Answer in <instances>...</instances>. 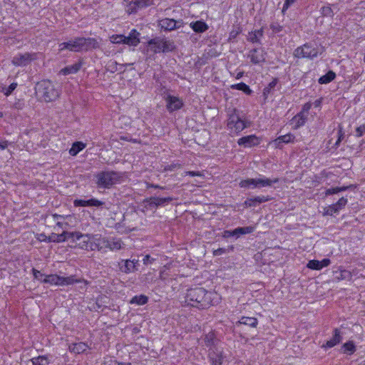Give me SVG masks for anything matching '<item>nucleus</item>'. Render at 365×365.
I'll return each mask as SVG.
<instances>
[{"label":"nucleus","instance_id":"nucleus-1","mask_svg":"<svg viewBox=\"0 0 365 365\" xmlns=\"http://www.w3.org/2000/svg\"><path fill=\"white\" fill-rule=\"evenodd\" d=\"M213 293L202 287L189 289L186 294V302L191 307L204 309L213 304Z\"/></svg>","mask_w":365,"mask_h":365},{"label":"nucleus","instance_id":"nucleus-2","mask_svg":"<svg viewBox=\"0 0 365 365\" xmlns=\"http://www.w3.org/2000/svg\"><path fill=\"white\" fill-rule=\"evenodd\" d=\"M249 126L250 123L241 118L238 110L236 108L228 109L227 128L230 133L238 134Z\"/></svg>","mask_w":365,"mask_h":365},{"label":"nucleus","instance_id":"nucleus-3","mask_svg":"<svg viewBox=\"0 0 365 365\" xmlns=\"http://www.w3.org/2000/svg\"><path fill=\"white\" fill-rule=\"evenodd\" d=\"M35 89L36 93L46 102L55 101L60 95L59 90L49 80L38 82Z\"/></svg>","mask_w":365,"mask_h":365},{"label":"nucleus","instance_id":"nucleus-4","mask_svg":"<svg viewBox=\"0 0 365 365\" xmlns=\"http://www.w3.org/2000/svg\"><path fill=\"white\" fill-rule=\"evenodd\" d=\"M82 237H83V235L79 232H69L67 230H63L61 233H51L48 237L44 234H41L38 240L40 241H48L53 242H61L70 240L71 242H75Z\"/></svg>","mask_w":365,"mask_h":365},{"label":"nucleus","instance_id":"nucleus-5","mask_svg":"<svg viewBox=\"0 0 365 365\" xmlns=\"http://www.w3.org/2000/svg\"><path fill=\"white\" fill-rule=\"evenodd\" d=\"M96 183L99 187L109 188L120 182L122 174L115 171H102L96 175Z\"/></svg>","mask_w":365,"mask_h":365},{"label":"nucleus","instance_id":"nucleus-6","mask_svg":"<svg viewBox=\"0 0 365 365\" xmlns=\"http://www.w3.org/2000/svg\"><path fill=\"white\" fill-rule=\"evenodd\" d=\"M148 51L150 50L154 53L160 52L168 53L173 51L175 48L173 41L160 38H155L150 40L148 42Z\"/></svg>","mask_w":365,"mask_h":365},{"label":"nucleus","instance_id":"nucleus-7","mask_svg":"<svg viewBox=\"0 0 365 365\" xmlns=\"http://www.w3.org/2000/svg\"><path fill=\"white\" fill-rule=\"evenodd\" d=\"M279 181L278 178L269 179V178H257V179H247L242 180L240 182V186L241 187H249L252 188H260L264 187H269L273 183H276Z\"/></svg>","mask_w":365,"mask_h":365},{"label":"nucleus","instance_id":"nucleus-8","mask_svg":"<svg viewBox=\"0 0 365 365\" xmlns=\"http://www.w3.org/2000/svg\"><path fill=\"white\" fill-rule=\"evenodd\" d=\"M319 54L317 48L309 43H305L302 46L297 48L294 51V56L296 58H314Z\"/></svg>","mask_w":365,"mask_h":365},{"label":"nucleus","instance_id":"nucleus-9","mask_svg":"<svg viewBox=\"0 0 365 365\" xmlns=\"http://www.w3.org/2000/svg\"><path fill=\"white\" fill-rule=\"evenodd\" d=\"M36 58V53H18L13 57L11 63L16 66H26Z\"/></svg>","mask_w":365,"mask_h":365},{"label":"nucleus","instance_id":"nucleus-10","mask_svg":"<svg viewBox=\"0 0 365 365\" xmlns=\"http://www.w3.org/2000/svg\"><path fill=\"white\" fill-rule=\"evenodd\" d=\"M153 4V0H132L128 1L127 12L129 14H135L138 10L147 8Z\"/></svg>","mask_w":365,"mask_h":365},{"label":"nucleus","instance_id":"nucleus-11","mask_svg":"<svg viewBox=\"0 0 365 365\" xmlns=\"http://www.w3.org/2000/svg\"><path fill=\"white\" fill-rule=\"evenodd\" d=\"M267 53L264 48H253L250 51L247 57L253 64H259L265 61Z\"/></svg>","mask_w":365,"mask_h":365},{"label":"nucleus","instance_id":"nucleus-12","mask_svg":"<svg viewBox=\"0 0 365 365\" xmlns=\"http://www.w3.org/2000/svg\"><path fill=\"white\" fill-rule=\"evenodd\" d=\"M166 108L170 113L180 109L183 106L182 101L176 96L168 95L165 98Z\"/></svg>","mask_w":365,"mask_h":365},{"label":"nucleus","instance_id":"nucleus-13","mask_svg":"<svg viewBox=\"0 0 365 365\" xmlns=\"http://www.w3.org/2000/svg\"><path fill=\"white\" fill-rule=\"evenodd\" d=\"M202 345L207 347L209 351L218 348L217 345L219 344V339H217L215 332L213 331L205 334L202 338Z\"/></svg>","mask_w":365,"mask_h":365},{"label":"nucleus","instance_id":"nucleus-14","mask_svg":"<svg viewBox=\"0 0 365 365\" xmlns=\"http://www.w3.org/2000/svg\"><path fill=\"white\" fill-rule=\"evenodd\" d=\"M208 359L212 365H222L225 356L222 350L217 348L209 351Z\"/></svg>","mask_w":365,"mask_h":365},{"label":"nucleus","instance_id":"nucleus-15","mask_svg":"<svg viewBox=\"0 0 365 365\" xmlns=\"http://www.w3.org/2000/svg\"><path fill=\"white\" fill-rule=\"evenodd\" d=\"M173 200L172 197H151L145 200L147 205L151 208L163 207Z\"/></svg>","mask_w":365,"mask_h":365},{"label":"nucleus","instance_id":"nucleus-16","mask_svg":"<svg viewBox=\"0 0 365 365\" xmlns=\"http://www.w3.org/2000/svg\"><path fill=\"white\" fill-rule=\"evenodd\" d=\"M237 143L239 145L244 146L245 148H251L259 144V140L255 135H250L239 138Z\"/></svg>","mask_w":365,"mask_h":365},{"label":"nucleus","instance_id":"nucleus-17","mask_svg":"<svg viewBox=\"0 0 365 365\" xmlns=\"http://www.w3.org/2000/svg\"><path fill=\"white\" fill-rule=\"evenodd\" d=\"M331 264V260L328 258H324L322 261L312 259L309 260L307 264V267L313 270H320L324 267L329 266Z\"/></svg>","mask_w":365,"mask_h":365},{"label":"nucleus","instance_id":"nucleus-18","mask_svg":"<svg viewBox=\"0 0 365 365\" xmlns=\"http://www.w3.org/2000/svg\"><path fill=\"white\" fill-rule=\"evenodd\" d=\"M342 340V336L339 329H334V334L330 340H328L322 347L325 349H330L339 344Z\"/></svg>","mask_w":365,"mask_h":365},{"label":"nucleus","instance_id":"nucleus-19","mask_svg":"<svg viewBox=\"0 0 365 365\" xmlns=\"http://www.w3.org/2000/svg\"><path fill=\"white\" fill-rule=\"evenodd\" d=\"M88 349V344L82 341L78 343H72L68 346L69 351L75 354H83Z\"/></svg>","mask_w":365,"mask_h":365},{"label":"nucleus","instance_id":"nucleus-20","mask_svg":"<svg viewBox=\"0 0 365 365\" xmlns=\"http://www.w3.org/2000/svg\"><path fill=\"white\" fill-rule=\"evenodd\" d=\"M334 279L337 282L341 280H351L352 278V274L350 271L342 269L341 267L334 272Z\"/></svg>","mask_w":365,"mask_h":365},{"label":"nucleus","instance_id":"nucleus-21","mask_svg":"<svg viewBox=\"0 0 365 365\" xmlns=\"http://www.w3.org/2000/svg\"><path fill=\"white\" fill-rule=\"evenodd\" d=\"M81 66H82L81 61H78V62L75 63L73 65H70V66H66L65 68H62L59 71V73L61 75H63V76H67L69 74H75L80 71Z\"/></svg>","mask_w":365,"mask_h":365},{"label":"nucleus","instance_id":"nucleus-22","mask_svg":"<svg viewBox=\"0 0 365 365\" xmlns=\"http://www.w3.org/2000/svg\"><path fill=\"white\" fill-rule=\"evenodd\" d=\"M122 264L120 266V270L125 274L134 272L137 271L135 265V259H125L122 260Z\"/></svg>","mask_w":365,"mask_h":365},{"label":"nucleus","instance_id":"nucleus-23","mask_svg":"<svg viewBox=\"0 0 365 365\" xmlns=\"http://www.w3.org/2000/svg\"><path fill=\"white\" fill-rule=\"evenodd\" d=\"M140 34L135 30L133 29L128 36H125V44L136 46L140 43L139 38Z\"/></svg>","mask_w":365,"mask_h":365},{"label":"nucleus","instance_id":"nucleus-24","mask_svg":"<svg viewBox=\"0 0 365 365\" xmlns=\"http://www.w3.org/2000/svg\"><path fill=\"white\" fill-rule=\"evenodd\" d=\"M52 356L41 355L31 359L32 365H49L52 362Z\"/></svg>","mask_w":365,"mask_h":365},{"label":"nucleus","instance_id":"nucleus-25","mask_svg":"<svg viewBox=\"0 0 365 365\" xmlns=\"http://www.w3.org/2000/svg\"><path fill=\"white\" fill-rule=\"evenodd\" d=\"M84 282L87 284L86 281L77 277L76 275H70L68 277L61 276V286L73 285L74 284Z\"/></svg>","mask_w":365,"mask_h":365},{"label":"nucleus","instance_id":"nucleus-26","mask_svg":"<svg viewBox=\"0 0 365 365\" xmlns=\"http://www.w3.org/2000/svg\"><path fill=\"white\" fill-rule=\"evenodd\" d=\"M252 230H233L231 231L225 230L223 234V237H234L235 239H237L242 235L250 233Z\"/></svg>","mask_w":365,"mask_h":365},{"label":"nucleus","instance_id":"nucleus-27","mask_svg":"<svg viewBox=\"0 0 365 365\" xmlns=\"http://www.w3.org/2000/svg\"><path fill=\"white\" fill-rule=\"evenodd\" d=\"M42 283L61 286V276L56 274L46 275L42 280Z\"/></svg>","mask_w":365,"mask_h":365},{"label":"nucleus","instance_id":"nucleus-28","mask_svg":"<svg viewBox=\"0 0 365 365\" xmlns=\"http://www.w3.org/2000/svg\"><path fill=\"white\" fill-rule=\"evenodd\" d=\"M82 38V51H88L92 48L98 47V43L96 39L93 38Z\"/></svg>","mask_w":365,"mask_h":365},{"label":"nucleus","instance_id":"nucleus-29","mask_svg":"<svg viewBox=\"0 0 365 365\" xmlns=\"http://www.w3.org/2000/svg\"><path fill=\"white\" fill-rule=\"evenodd\" d=\"M178 21L173 19H164L160 21V26L166 31H173L180 27L178 26Z\"/></svg>","mask_w":365,"mask_h":365},{"label":"nucleus","instance_id":"nucleus-30","mask_svg":"<svg viewBox=\"0 0 365 365\" xmlns=\"http://www.w3.org/2000/svg\"><path fill=\"white\" fill-rule=\"evenodd\" d=\"M307 119V115L303 114V112L297 113L292 119V123L294 124V128L297 129L304 125Z\"/></svg>","mask_w":365,"mask_h":365},{"label":"nucleus","instance_id":"nucleus-31","mask_svg":"<svg viewBox=\"0 0 365 365\" xmlns=\"http://www.w3.org/2000/svg\"><path fill=\"white\" fill-rule=\"evenodd\" d=\"M68 43V50L73 52H79L82 51V38L81 37L75 38Z\"/></svg>","mask_w":365,"mask_h":365},{"label":"nucleus","instance_id":"nucleus-32","mask_svg":"<svg viewBox=\"0 0 365 365\" xmlns=\"http://www.w3.org/2000/svg\"><path fill=\"white\" fill-rule=\"evenodd\" d=\"M295 139V137L292 133H287L284 135H281L278 137L275 140L274 143L276 144V146L277 148H279L282 146V143H294Z\"/></svg>","mask_w":365,"mask_h":365},{"label":"nucleus","instance_id":"nucleus-33","mask_svg":"<svg viewBox=\"0 0 365 365\" xmlns=\"http://www.w3.org/2000/svg\"><path fill=\"white\" fill-rule=\"evenodd\" d=\"M263 36L262 29L255 30L249 33L247 36V41L252 43H257L261 44L260 39Z\"/></svg>","mask_w":365,"mask_h":365},{"label":"nucleus","instance_id":"nucleus-34","mask_svg":"<svg viewBox=\"0 0 365 365\" xmlns=\"http://www.w3.org/2000/svg\"><path fill=\"white\" fill-rule=\"evenodd\" d=\"M258 324V320L255 317H242L240 319L236 322V324H245L251 327H256Z\"/></svg>","mask_w":365,"mask_h":365},{"label":"nucleus","instance_id":"nucleus-35","mask_svg":"<svg viewBox=\"0 0 365 365\" xmlns=\"http://www.w3.org/2000/svg\"><path fill=\"white\" fill-rule=\"evenodd\" d=\"M190 27L196 33H203L208 29V26L206 24V23L201 21L192 22L190 24Z\"/></svg>","mask_w":365,"mask_h":365},{"label":"nucleus","instance_id":"nucleus-36","mask_svg":"<svg viewBox=\"0 0 365 365\" xmlns=\"http://www.w3.org/2000/svg\"><path fill=\"white\" fill-rule=\"evenodd\" d=\"M108 247L113 251H118L125 247V245L120 239H113L108 242Z\"/></svg>","mask_w":365,"mask_h":365},{"label":"nucleus","instance_id":"nucleus-37","mask_svg":"<svg viewBox=\"0 0 365 365\" xmlns=\"http://www.w3.org/2000/svg\"><path fill=\"white\" fill-rule=\"evenodd\" d=\"M335 77V73L332 71H329L325 75L321 76L318 81L320 84H327L333 81Z\"/></svg>","mask_w":365,"mask_h":365},{"label":"nucleus","instance_id":"nucleus-38","mask_svg":"<svg viewBox=\"0 0 365 365\" xmlns=\"http://www.w3.org/2000/svg\"><path fill=\"white\" fill-rule=\"evenodd\" d=\"M148 302V297L144 294L134 296L130 301V304L144 305Z\"/></svg>","mask_w":365,"mask_h":365},{"label":"nucleus","instance_id":"nucleus-39","mask_svg":"<svg viewBox=\"0 0 365 365\" xmlns=\"http://www.w3.org/2000/svg\"><path fill=\"white\" fill-rule=\"evenodd\" d=\"M341 348L344 353L349 355L353 354L356 351V346L352 341H349L344 343Z\"/></svg>","mask_w":365,"mask_h":365},{"label":"nucleus","instance_id":"nucleus-40","mask_svg":"<svg viewBox=\"0 0 365 365\" xmlns=\"http://www.w3.org/2000/svg\"><path fill=\"white\" fill-rule=\"evenodd\" d=\"M84 148L85 145L83 143L76 142L73 144L71 148L70 149L69 153L73 156L76 155Z\"/></svg>","mask_w":365,"mask_h":365},{"label":"nucleus","instance_id":"nucleus-41","mask_svg":"<svg viewBox=\"0 0 365 365\" xmlns=\"http://www.w3.org/2000/svg\"><path fill=\"white\" fill-rule=\"evenodd\" d=\"M231 88L232 89H237V90H239V91H243L244 93H245L246 94H248V95L251 94V93H252V90L245 83H240L232 85Z\"/></svg>","mask_w":365,"mask_h":365},{"label":"nucleus","instance_id":"nucleus-42","mask_svg":"<svg viewBox=\"0 0 365 365\" xmlns=\"http://www.w3.org/2000/svg\"><path fill=\"white\" fill-rule=\"evenodd\" d=\"M320 12L324 16L331 17L334 14L333 9L329 5L322 6L320 9Z\"/></svg>","mask_w":365,"mask_h":365},{"label":"nucleus","instance_id":"nucleus-43","mask_svg":"<svg viewBox=\"0 0 365 365\" xmlns=\"http://www.w3.org/2000/svg\"><path fill=\"white\" fill-rule=\"evenodd\" d=\"M233 250H234V247L232 245L229 246L227 248H224V247L218 248L213 251V255L214 256H220L223 254L227 253L230 251H233Z\"/></svg>","mask_w":365,"mask_h":365},{"label":"nucleus","instance_id":"nucleus-44","mask_svg":"<svg viewBox=\"0 0 365 365\" xmlns=\"http://www.w3.org/2000/svg\"><path fill=\"white\" fill-rule=\"evenodd\" d=\"M110 41L113 43H124L125 40V36L124 35H113L110 37Z\"/></svg>","mask_w":365,"mask_h":365},{"label":"nucleus","instance_id":"nucleus-45","mask_svg":"<svg viewBox=\"0 0 365 365\" xmlns=\"http://www.w3.org/2000/svg\"><path fill=\"white\" fill-rule=\"evenodd\" d=\"M16 83H12L8 87H3L1 91L6 96H9L16 89Z\"/></svg>","mask_w":365,"mask_h":365},{"label":"nucleus","instance_id":"nucleus-46","mask_svg":"<svg viewBox=\"0 0 365 365\" xmlns=\"http://www.w3.org/2000/svg\"><path fill=\"white\" fill-rule=\"evenodd\" d=\"M241 30L239 27L234 28L229 34L228 40L230 41H234L236 37L240 34Z\"/></svg>","mask_w":365,"mask_h":365},{"label":"nucleus","instance_id":"nucleus-47","mask_svg":"<svg viewBox=\"0 0 365 365\" xmlns=\"http://www.w3.org/2000/svg\"><path fill=\"white\" fill-rule=\"evenodd\" d=\"M339 212L337 208L334 206V204L328 206L324 208V214L327 215H333L335 213Z\"/></svg>","mask_w":365,"mask_h":365},{"label":"nucleus","instance_id":"nucleus-48","mask_svg":"<svg viewBox=\"0 0 365 365\" xmlns=\"http://www.w3.org/2000/svg\"><path fill=\"white\" fill-rule=\"evenodd\" d=\"M346 187H331V188H329L326 190V195H332V194H336V193H338L341 191H344L346 190Z\"/></svg>","mask_w":365,"mask_h":365},{"label":"nucleus","instance_id":"nucleus-49","mask_svg":"<svg viewBox=\"0 0 365 365\" xmlns=\"http://www.w3.org/2000/svg\"><path fill=\"white\" fill-rule=\"evenodd\" d=\"M31 272H32V274H33V276H34V278L35 279H37L38 281H40L41 282H42V280L43 279V277H45V274H42L40 271H38V269H35V268H33L31 269Z\"/></svg>","mask_w":365,"mask_h":365},{"label":"nucleus","instance_id":"nucleus-50","mask_svg":"<svg viewBox=\"0 0 365 365\" xmlns=\"http://www.w3.org/2000/svg\"><path fill=\"white\" fill-rule=\"evenodd\" d=\"M347 203V199L344 197L340 198L335 204L334 206L337 208L339 212L343 209Z\"/></svg>","mask_w":365,"mask_h":365},{"label":"nucleus","instance_id":"nucleus-51","mask_svg":"<svg viewBox=\"0 0 365 365\" xmlns=\"http://www.w3.org/2000/svg\"><path fill=\"white\" fill-rule=\"evenodd\" d=\"M277 81H277V78H274V79H273V80H272V81L268 84V86H267L264 89V91H263L264 94L265 95V94H267V93H270L271 90H272V88H274L276 86V85H277Z\"/></svg>","mask_w":365,"mask_h":365},{"label":"nucleus","instance_id":"nucleus-52","mask_svg":"<svg viewBox=\"0 0 365 365\" xmlns=\"http://www.w3.org/2000/svg\"><path fill=\"white\" fill-rule=\"evenodd\" d=\"M244 204L247 207H256V206L259 205L258 202L255 201V197H251V198H247L245 201Z\"/></svg>","mask_w":365,"mask_h":365},{"label":"nucleus","instance_id":"nucleus-53","mask_svg":"<svg viewBox=\"0 0 365 365\" xmlns=\"http://www.w3.org/2000/svg\"><path fill=\"white\" fill-rule=\"evenodd\" d=\"M104 204L103 202L92 198L88 200V207H100Z\"/></svg>","mask_w":365,"mask_h":365},{"label":"nucleus","instance_id":"nucleus-54","mask_svg":"<svg viewBox=\"0 0 365 365\" xmlns=\"http://www.w3.org/2000/svg\"><path fill=\"white\" fill-rule=\"evenodd\" d=\"M271 200H272V197H269V195H267V196L261 195V196H256L255 197V201L258 202L259 204H261V203L265 202H268V201H269Z\"/></svg>","mask_w":365,"mask_h":365},{"label":"nucleus","instance_id":"nucleus-55","mask_svg":"<svg viewBox=\"0 0 365 365\" xmlns=\"http://www.w3.org/2000/svg\"><path fill=\"white\" fill-rule=\"evenodd\" d=\"M365 134V123L359 126L356 129V137H361Z\"/></svg>","mask_w":365,"mask_h":365},{"label":"nucleus","instance_id":"nucleus-56","mask_svg":"<svg viewBox=\"0 0 365 365\" xmlns=\"http://www.w3.org/2000/svg\"><path fill=\"white\" fill-rule=\"evenodd\" d=\"M270 29H272V31L277 34V33H279L280 31H282V26H280L279 24L277 23H273L270 25Z\"/></svg>","mask_w":365,"mask_h":365},{"label":"nucleus","instance_id":"nucleus-57","mask_svg":"<svg viewBox=\"0 0 365 365\" xmlns=\"http://www.w3.org/2000/svg\"><path fill=\"white\" fill-rule=\"evenodd\" d=\"M74 205L76 206H81V207H88V200H76L74 201Z\"/></svg>","mask_w":365,"mask_h":365},{"label":"nucleus","instance_id":"nucleus-58","mask_svg":"<svg viewBox=\"0 0 365 365\" xmlns=\"http://www.w3.org/2000/svg\"><path fill=\"white\" fill-rule=\"evenodd\" d=\"M155 259L151 257L150 255H146L144 256L143 259V264L145 265L152 264L154 262Z\"/></svg>","mask_w":365,"mask_h":365},{"label":"nucleus","instance_id":"nucleus-59","mask_svg":"<svg viewBox=\"0 0 365 365\" xmlns=\"http://www.w3.org/2000/svg\"><path fill=\"white\" fill-rule=\"evenodd\" d=\"M297 0H285L282 8V12L284 13L288 8L293 4Z\"/></svg>","mask_w":365,"mask_h":365},{"label":"nucleus","instance_id":"nucleus-60","mask_svg":"<svg viewBox=\"0 0 365 365\" xmlns=\"http://www.w3.org/2000/svg\"><path fill=\"white\" fill-rule=\"evenodd\" d=\"M312 105L310 103H307L303 106L302 110L301 112H303V114H307L309 110H310Z\"/></svg>","mask_w":365,"mask_h":365},{"label":"nucleus","instance_id":"nucleus-61","mask_svg":"<svg viewBox=\"0 0 365 365\" xmlns=\"http://www.w3.org/2000/svg\"><path fill=\"white\" fill-rule=\"evenodd\" d=\"M118 364L119 362L112 358L106 360L104 362V365H118Z\"/></svg>","mask_w":365,"mask_h":365},{"label":"nucleus","instance_id":"nucleus-62","mask_svg":"<svg viewBox=\"0 0 365 365\" xmlns=\"http://www.w3.org/2000/svg\"><path fill=\"white\" fill-rule=\"evenodd\" d=\"M338 135H339V137H338V139H337V140H336V143H335V145H336V147H338V146H339V145L340 142L341 141V140H342V139H343V138H344V133L341 131V130H339V132H338Z\"/></svg>","mask_w":365,"mask_h":365},{"label":"nucleus","instance_id":"nucleus-63","mask_svg":"<svg viewBox=\"0 0 365 365\" xmlns=\"http://www.w3.org/2000/svg\"><path fill=\"white\" fill-rule=\"evenodd\" d=\"M185 175H190L192 177L201 176V173L198 171H187L185 173Z\"/></svg>","mask_w":365,"mask_h":365},{"label":"nucleus","instance_id":"nucleus-64","mask_svg":"<svg viewBox=\"0 0 365 365\" xmlns=\"http://www.w3.org/2000/svg\"><path fill=\"white\" fill-rule=\"evenodd\" d=\"M59 51H62L65 49H68V41L67 42H63L59 44Z\"/></svg>","mask_w":365,"mask_h":365}]
</instances>
